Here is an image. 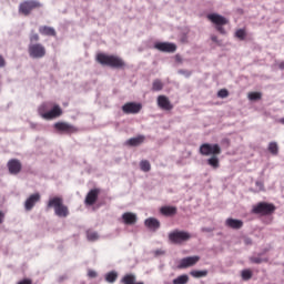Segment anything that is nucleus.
<instances>
[{
	"label": "nucleus",
	"instance_id": "nucleus-1",
	"mask_svg": "<svg viewBox=\"0 0 284 284\" xmlns=\"http://www.w3.org/2000/svg\"><path fill=\"white\" fill-rule=\"evenodd\" d=\"M200 154L202 156H211L206 160V163L213 170H219V168H221V160H219V154H221V146L219 144L203 143L200 146Z\"/></svg>",
	"mask_w": 284,
	"mask_h": 284
},
{
	"label": "nucleus",
	"instance_id": "nucleus-2",
	"mask_svg": "<svg viewBox=\"0 0 284 284\" xmlns=\"http://www.w3.org/2000/svg\"><path fill=\"white\" fill-rule=\"evenodd\" d=\"M95 60L100 65H108V68H114L115 70L125 68V61L119 55L98 53Z\"/></svg>",
	"mask_w": 284,
	"mask_h": 284
},
{
	"label": "nucleus",
	"instance_id": "nucleus-3",
	"mask_svg": "<svg viewBox=\"0 0 284 284\" xmlns=\"http://www.w3.org/2000/svg\"><path fill=\"white\" fill-rule=\"evenodd\" d=\"M47 207H53L55 216L67 219L70 215V210L63 204L62 197H52L49 200Z\"/></svg>",
	"mask_w": 284,
	"mask_h": 284
},
{
	"label": "nucleus",
	"instance_id": "nucleus-4",
	"mask_svg": "<svg viewBox=\"0 0 284 284\" xmlns=\"http://www.w3.org/2000/svg\"><path fill=\"white\" fill-rule=\"evenodd\" d=\"M206 19L214 23L215 30H217L220 34H226L225 28H223V26H227V23H230V20H227V18L219 13H210L206 16Z\"/></svg>",
	"mask_w": 284,
	"mask_h": 284
},
{
	"label": "nucleus",
	"instance_id": "nucleus-5",
	"mask_svg": "<svg viewBox=\"0 0 284 284\" xmlns=\"http://www.w3.org/2000/svg\"><path fill=\"white\" fill-rule=\"evenodd\" d=\"M43 4L37 0H26L19 4V13L23 17H30L32 10H39Z\"/></svg>",
	"mask_w": 284,
	"mask_h": 284
},
{
	"label": "nucleus",
	"instance_id": "nucleus-6",
	"mask_svg": "<svg viewBox=\"0 0 284 284\" xmlns=\"http://www.w3.org/2000/svg\"><path fill=\"white\" fill-rule=\"evenodd\" d=\"M253 214H261V216H270L276 212V206L272 203L260 202L252 210Z\"/></svg>",
	"mask_w": 284,
	"mask_h": 284
},
{
	"label": "nucleus",
	"instance_id": "nucleus-7",
	"mask_svg": "<svg viewBox=\"0 0 284 284\" xmlns=\"http://www.w3.org/2000/svg\"><path fill=\"white\" fill-rule=\"evenodd\" d=\"M190 239H192V234L185 231L175 230L169 234V240L171 243H174V245H183V243H186Z\"/></svg>",
	"mask_w": 284,
	"mask_h": 284
},
{
	"label": "nucleus",
	"instance_id": "nucleus-8",
	"mask_svg": "<svg viewBox=\"0 0 284 284\" xmlns=\"http://www.w3.org/2000/svg\"><path fill=\"white\" fill-rule=\"evenodd\" d=\"M39 114L42 116V119H45L47 121H52V119H57L63 114V111H61V108L59 105H54L53 109L49 112H45V104H42L39 108Z\"/></svg>",
	"mask_w": 284,
	"mask_h": 284
},
{
	"label": "nucleus",
	"instance_id": "nucleus-9",
	"mask_svg": "<svg viewBox=\"0 0 284 284\" xmlns=\"http://www.w3.org/2000/svg\"><path fill=\"white\" fill-rule=\"evenodd\" d=\"M28 52L31 59H43L47 54L45 47L41 43L29 44Z\"/></svg>",
	"mask_w": 284,
	"mask_h": 284
},
{
	"label": "nucleus",
	"instance_id": "nucleus-10",
	"mask_svg": "<svg viewBox=\"0 0 284 284\" xmlns=\"http://www.w3.org/2000/svg\"><path fill=\"white\" fill-rule=\"evenodd\" d=\"M54 129L61 134H77V132H79V129L77 126L68 122H57L54 124Z\"/></svg>",
	"mask_w": 284,
	"mask_h": 284
},
{
	"label": "nucleus",
	"instance_id": "nucleus-11",
	"mask_svg": "<svg viewBox=\"0 0 284 284\" xmlns=\"http://www.w3.org/2000/svg\"><path fill=\"white\" fill-rule=\"evenodd\" d=\"M201 261V256L194 255V256H189L180 260L179 262V270H187V267H194L196 263Z\"/></svg>",
	"mask_w": 284,
	"mask_h": 284
},
{
	"label": "nucleus",
	"instance_id": "nucleus-12",
	"mask_svg": "<svg viewBox=\"0 0 284 284\" xmlns=\"http://www.w3.org/2000/svg\"><path fill=\"white\" fill-rule=\"evenodd\" d=\"M143 110V104L138 102H128L122 105V112L124 114H139Z\"/></svg>",
	"mask_w": 284,
	"mask_h": 284
},
{
	"label": "nucleus",
	"instance_id": "nucleus-13",
	"mask_svg": "<svg viewBox=\"0 0 284 284\" xmlns=\"http://www.w3.org/2000/svg\"><path fill=\"white\" fill-rule=\"evenodd\" d=\"M7 168L9 170V174L17 176V174H21V170H23V164L18 159H11L7 163Z\"/></svg>",
	"mask_w": 284,
	"mask_h": 284
},
{
	"label": "nucleus",
	"instance_id": "nucleus-14",
	"mask_svg": "<svg viewBox=\"0 0 284 284\" xmlns=\"http://www.w3.org/2000/svg\"><path fill=\"white\" fill-rule=\"evenodd\" d=\"M155 50H159L160 52H176V44L172 42H156L154 44Z\"/></svg>",
	"mask_w": 284,
	"mask_h": 284
},
{
	"label": "nucleus",
	"instance_id": "nucleus-15",
	"mask_svg": "<svg viewBox=\"0 0 284 284\" xmlns=\"http://www.w3.org/2000/svg\"><path fill=\"white\" fill-rule=\"evenodd\" d=\"M156 101L158 106L161 110H165L166 112H170V110H174V105L172 104V102H170V98H168L166 95H159Z\"/></svg>",
	"mask_w": 284,
	"mask_h": 284
},
{
	"label": "nucleus",
	"instance_id": "nucleus-16",
	"mask_svg": "<svg viewBox=\"0 0 284 284\" xmlns=\"http://www.w3.org/2000/svg\"><path fill=\"white\" fill-rule=\"evenodd\" d=\"M39 201H41V194H31L24 202V210H27V212H30V210H32V207H34L39 203Z\"/></svg>",
	"mask_w": 284,
	"mask_h": 284
},
{
	"label": "nucleus",
	"instance_id": "nucleus-17",
	"mask_svg": "<svg viewBox=\"0 0 284 284\" xmlns=\"http://www.w3.org/2000/svg\"><path fill=\"white\" fill-rule=\"evenodd\" d=\"M100 193H101V190L99 189H92L91 191H89L84 201L85 205H94L99 200Z\"/></svg>",
	"mask_w": 284,
	"mask_h": 284
},
{
	"label": "nucleus",
	"instance_id": "nucleus-18",
	"mask_svg": "<svg viewBox=\"0 0 284 284\" xmlns=\"http://www.w3.org/2000/svg\"><path fill=\"white\" fill-rule=\"evenodd\" d=\"M122 221L124 225H135L138 217L135 213L132 212H125L122 214Z\"/></svg>",
	"mask_w": 284,
	"mask_h": 284
},
{
	"label": "nucleus",
	"instance_id": "nucleus-19",
	"mask_svg": "<svg viewBox=\"0 0 284 284\" xmlns=\"http://www.w3.org/2000/svg\"><path fill=\"white\" fill-rule=\"evenodd\" d=\"M226 227H230L231 230H241L243 227V221L229 217L225 221Z\"/></svg>",
	"mask_w": 284,
	"mask_h": 284
},
{
	"label": "nucleus",
	"instance_id": "nucleus-20",
	"mask_svg": "<svg viewBox=\"0 0 284 284\" xmlns=\"http://www.w3.org/2000/svg\"><path fill=\"white\" fill-rule=\"evenodd\" d=\"M144 225L149 229L152 230L153 232H156L159 227H161V222L154 217H149L144 221Z\"/></svg>",
	"mask_w": 284,
	"mask_h": 284
},
{
	"label": "nucleus",
	"instance_id": "nucleus-21",
	"mask_svg": "<svg viewBox=\"0 0 284 284\" xmlns=\"http://www.w3.org/2000/svg\"><path fill=\"white\" fill-rule=\"evenodd\" d=\"M39 32L42 37H57V30L49 26H41L39 28Z\"/></svg>",
	"mask_w": 284,
	"mask_h": 284
},
{
	"label": "nucleus",
	"instance_id": "nucleus-22",
	"mask_svg": "<svg viewBox=\"0 0 284 284\" xmlns=\"http://www.w3.org/2000/svg\"><path fill=\"white\" fill-rule=\"evenodd\" d=\"M145 141V135H138L136 138H131L126 141V145H130L131 148H138V145H141Z\"/></svg>",
	"mask_w": 284,
	"mask_h": 284
},
{
	"label": "nucleus",
	"instance_id": "nucleus-23",
	"mask_svg": "<svg viewBox=\"0 0 284 284\" xmlns=\"http://www.w3.org/2000/svg\"><path fill=\"white\" fill-rule=\"evenodd\" d=\"M121 283L123 284H145L143 282H136V276L134 274H126L122 277Z\"/></svg>",
	"mask_w": 284,
	"mask_h": 284
},
{
	"label": "nucleus",
	"instance_id": "nucleus-24",
	"mask_svg": "<svg viewBox=\"0 0 284 284\" xmlns=\"http://www.w3.org/2000/svg\"><path fill=\"white\" fill-rule=\"evenodd\" d=\"M160 212L163 216H174L176 214V206H162Z\"/></svg>",
	"mask_w": 284,
	"mask_h": 284
},
{
	"label": "nucleus",
	"instance_id": "nucleus-25",
	"mask_svg": "<svg viewBox=\"0 0 284 284\" xmlns=\"http://www.w3.org/2000/svg\"><path fill=\"white\" fill-rule=\"evenodd\" d=\"M104 278L106 283H116V280L119 278V273H116V271H111L105 274Z\"/></svg>",
	"mask_w": 284,
	"mask_h": 284
},
{
	"label": "nucleus",
	"instance_id": "nucleus-26",
	"mask_svg": "<svg viewBox=\"0 0 284 284\" xmlns=\"http://www.w3.org/2000/svg\"><path fill=\"white\" fill-rule=\"evenodd\" d=\"M248 101H261L263 99V93L261 92H250L247 94Z\"/></svg>",
	"mask_w": 284,
	"mask_h": 284
},
{
	"label": "nucleus",
	"instance_id": "nucleus-27",
	"mask_svg": "<svg viewBox=\"0 0 284 284\" xmlns=\"http://www.w3.org/2000/svg\"><path fill=\"white\" fill-rule=\"evenodd\" d=\"M190 281V276L187 275H180L173 280V284H187Z\"/></svg>",
	"mask_w": 284,
	"mask_h": 284
},
{
	"label": "nucleus",
	"instance_id": "nucleus-28",
	"mask_svg": "<svg viewBox=\"0 0 284 284\" xmlns=\"http://www.w3.org/2000/svg\"><path fill=\"white\" fill-rule=\"evenodd\" d=\"M161 90H163V82L159 79L154 80L152 83V91L161 92Z\"/></svg>",
	"mask_w": 284,
	"mask_h": 284
},
{
	"label": "nucleus",
	"instance_id": "nucleus-29",
	"mask_svg": "<svg viewBox=\"0 0 284 284\" xmlns=\"http://www.w3.org/2000/svg\"><path fill=\"white\" fill-rule=\"evenodd\" d=\"M190 274L193 276V278H203V277L207 276V270L191 271Z\"/></svg>",
	"mask_w": 284,
	"mask_h": 284
},
{
	"label": "nucleus",
	"instance_id": "nucleus-30",
	"mask_svg": "<svg viewBox=\"0 0 284 284\" xmlns=\"http://www.w3.org/2000/svg\"><path fill=\"white\" fill-rule=\"evenodd\" d=\"M140 169L142 170V172H150V170H152V165L150 164V161L142 160L140 162Z\"/></svg>",
	"mask_w": 284,
	"mask_h": 284
},
{
	"label": "nucleus",
	"instance_id": "nucleus-31",
	"mask_svg": "<svg viewBox=\"0 0 284 284\" xmlns=\"http://www.w3.org/2000/svg\"><path fill=\"white\" fill-rule=\"evenodd\" d=\"M87 239L88 241H99V233H97V231L93 230H88Z\"/></svg>",
	"mask_w": 284,
	"mask_h": 284
},
{
	"label": "nucleus",
	"instance_id": "nucleus-32",
	"mask_svg": "<svg viewBox=\"0 0 284 284\" xmlns=\"http://www.w3.org/2000/svg\"><path fill=\"white\" fill-rule=\"evenodd\" d=\"M268 152L273 154V156H276V154H278V144L276 142H270Z\"/></svg>",
	"mask_w": 284,
	"mask_h": 284
},
{
	"label": "nucleus",
	"instance_id": "nucleus-33",
	"mask_svg": "<svg viewBox=\"0 0 284 284\" xmlns=\"http://www.w3.org/2000/svg\"><path fill=\"white\" fill-rule=\"evenodd\" d=\"M235 37L237 39H240V41H245V37H247V32L245 31V29H239L236 32H235Z\"/></svg>",
	"mask_w": 284,
	"mask_h": 284
},
{
	"label": "nucleus",
	"instance_id": "nucleus-34",
	"mask_svg": "<svg viewBox=\"0 0 284 284\" xmlns=\"http://www.w3.org/2000/svg\"><path fill=\"white\" fill-rule=\"evenodd\" d=\"M217 97L219 99H227L230 97V91H227V89H221L217 92Z\"/></svg>",
	"mask_w": 284,
	"mask_h": 284
},
{
	"label": "nucleus",
	"instance_id": "nucleus-35",
	"mask_svg": "<svg viewBox=\"0 0 284 284\" xmlns=\"http://www.w3.org/2000/svg\"><path fill=\"white\" fill-rule=\"evenodd\" d=\"M243 281H250L252 278V272L250 270L242 271Z\"/></svg>",
	"mask_w": 284,
	"mask_h": 284
},
{
	"label": "nucleus",
	"instance_id": "nucleus-36",
	"mask_svg": "<svg viewBox=\"0 0 284 284\" xmlns=\"http://www.w3.org/2000/svg\"><path fill=\"white\" fill-rule=\"evenodd\" d=\"M29 39H30V42H31V43H37V42H39V39H40L39 33L32 31Z\"/></svg>",
	"mask_w": 284,
	"mask_h": 284
},
{
	"label": "nucleus",
	"instance_id": "nucleus-37",
	"mask_svg": "<svg viewBox=\"0 0 284 284\" xmlns=\"http://www.w3.org/2000/svg\"><path fill=\"white\" fill-rule=\"evenodd\" d=\"M250 261H251V263H255L257 265L263 263V258H261V257H251Z\"/></svg>",
	"mask_w": 284,
	"mask_h": 284
},
{
	"label": "nucleus",
	"instance_id": "nucleus-38",
	"mask_svg": "<svg viewBox=\"0 0 284 284\" xmlns=\"http://www.w3.org/2000/svg\"><path fill=\"white\" fill-rule=\"evenodd\" d=\"M88 276H89V278H97V276H98L97 271L89 270Z\"/></svg>",
	"mask_w": 284,
	"mask_h": 284
},
{
	"label": "nucleus",
	"instance_id": "nucleus-39",
	"mask_svg": "<svg viewBox=\"0 0 284 284\" xmlns=\"http://www.w3.org/2000/svg\"><path fill=\"white\" fill-rule=\"evenodd\" d=\"M17 284H33L32 278H23L19 281Z\"/></svg>",
	"mask_w": 284,
	"mask_h": 284
},
{
	"label": "nucleus",
	"instance_id": "nucleus-40",
	"mask_svg": "<svg viewBox=\"0 0 284 284\" xmlns=\"http://www.w3.org/2000/svg\"><path fill=\"white\" fill-rule=\"evenodd\" d=\"M0 68H6V59H3V55H0Z\"/></svg>",
	"mask_w": 284,
	"mask_h": 284
},
{
	"label": "nucleus",
	"instance_id": "nucleus-41",
	"mask_svg": "<svg viewBox=\"0 0 284 284\" xmlns=\"http://www.w3.org/2000/svg\"><path fill=\"white\" fill-rule=\"evenodd\" d=\"M6 219V213H3L2 211H0V225L1 223H3V220Z\"/></svg>",
	"mask_w": 284,
	"mask_h": 284
},
{
	"label": "nucleus",
	"instance_id": "nucleus-42",
	"mask_svg": "<svg viewBox=\"0 0 284 284\" xmlns=\"http://www.w3.org/2000/svg\"><path fill=\"white\" fill-rule=\"evenodd\" d=\"M211 40L213 41V43H220L219 37H216V36H211Z\"/></svg>",
	"mask_w": 284,
	"mask_h": 284
},
{
	"label": "nucleus",
	"instance_id": "nucleus-43",
	"mask_svg": "<svg viewBox=\"0 0 284 284\" xmlns=\"http://www.w3.org/2000/svg\"><path fill=\"white\" fill-rule=\"evenodd\" d=\"M278 68H280V70H284V62H281V63L278 64Z\"/></svg>",
	"mask_w": 284,
	"mask_h": 284
},
{
	"label": "nucleus",
	"instance_id": "nucleus-44",
	"mask_svg": "<svg viewBox=\"0 0 284 284\" xmlns=\"http://www.w3.org/2000/svg\"><path fill=\"white\" fill-rule=\"evenodd\" d=\"M246 245H252V240L247 239L245 240Z\"/></svg>",
	"mask_w": 284,
	"mask_h": 284
},
{
	"label": "nucleus",
	"instance_id": "nucleus-45",
	"mask_svg": "<svg viewBox=\"0 0 284 284\" xmlns=\"http://www.w3.org/2000/svg\"><path fill=\"white\" fill-rule=\"evenodd\" d=\"M202 232H212L210 229H202Z\"/></svg>",
	"mask_w": 284,
	"mask_h": 284
},
{
	"label": "nucleus",
	"instance_id": "nucleus-46",
	"mask_svg": "<svg viewBox=\"0 0 284 284\" xmlns=\"http://www.w3.org/2000/svg\"><path fill=\"white\" fill-rule=\"evenodd\" d=\"M256 185L260 187H263V183H261V182H256Z\"/></svg>",
	"mask_w": 284,
	"mask_h": 284
},
{
	"label": "nucleus",
	"instance_id": "nucleus-47",
	"mask_svg": "<svg viewBox=\"0 0 284 284\" xmlns=\"http://www.w3.org/2000/svg\"><path fill=\"white\" fill-rule=\"evenodd\" d=\"M281 123H283V125H284V118L281 120Z\"/></svg>",
	"mask_w": 284,
	"mask_h": 284
},
{
	"label": "nucleus",
	"instance_id": "nucleus-48",
	"mask_svg": "<svg viewBox=\"0 0 284 284\" xmlns=\"http://www.w3.org/2000/svg\"><path fill=\"white\" fill-rule=\"evenodd\" d=\"M156 254H161V252H160V251H156Z\"/></svg>",
	"mask_w": 284,
	"mask_h": 284
}]
</instances>
